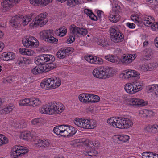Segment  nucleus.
Segmentation results:
<instances>
[{"instance_id": "nucleus-44", "label": "nucleus", "mask_w": 158, "mask_h": 158, "mask_svg": "<svg viewBox=\"0 0 158 158\" xmlns=\"http://www.w3.org/2000/svg\"><path fill=\"white\" fill-rule=\"evenodd\" d=\"M43 67L41 65H38L33 68L32 70V73L34 74H38L43 72Z\"/></svg>"}, {"instance_id": "nucleus-49", "label": "nucleus", "mask_w": 158, "mask_h": 158, "mask_svg": "<svg viewBox=\"0 0 158 158\" xmlns=\"http://www.w3.org/2000/svg\"><path fill=\"white\" fill-rule=\"evenodd\" d=\"M105 59L113 63H118L117 58L112 55H108L105 57Z\"/></svg>"}, {"instance_id": "nucleus-21", "label": "nucleus", "mask_w": 158, "mask_h": 158, "mask_svg": "<svg viewBox=\"0 0 158 158\" xmlns=\"http://www.w3.org/2000/svg\"><path fill=\"white\" fill-rule=\"evenodd\" d=\"M34 143L37 147H47L49 146L50 142L48 139H44L43 140L38 139L35 140Z\"/></svg>"}, {"instance_id": "nucleus-46", "label": "nucleus", "mask_w": 158, "mask_h": 158, "mask_svg": "<svg viewBox=\"0 0 158 158\" xmlns=\"http://www.w3.org/2000/svg\"><path fill=\"white\" fill-rule=\"evenodd\" d=\"M100 100V98L98 96L90 94L89 103L98 102Z\"/></svg>"}, {"instance_id": "nucleus-39", "label": "nucleus", "mask_w": 158, "mask_h": 158, "mask_svg": "<svg viewBox=\"0 0 158 158\" xmlns=\"http://www.w3.org/2000/svg\"><path fill=\"white\" fill-rule=\"evenodd\" d=\"M30 106H36L41 104V101L38 98H30Z\"/></svg>"}, {"instance_id": "nucleus-4", "label": "nucleus", "mask_w": 158, "mask_h": 158, "mask_svg": "<svg viewBox=\"0 0 158 158\" xmlns=\"http://www.w3.org/2000/svg\"><path fill=\"white\" fill-rule=\"evenodd\" d=\"M61 80L60 78L52 77L42 81L40 85L43 89H49L58 87L61 85Z\"/></svg>"}, {"instance_id": "nucleus-35", "label": "nucleus", "mask_w": 158, "mask_h": 158, "mask_svg": "<svg viewBox=\"0 0 158 158\" xmlns=\"http://www.w3.org/2000/svg\"><path fill=\"white\" fill-rule=\"evenodd\" d=\"M33 14H31L24 16L22 20L23 25L25 26L27 25L33 19Z\"/></svg>"}, {"instance_id": "nucleus-56", "label": "nucleus", "mask_w": 158, "mask_h": 158, "mask_svg": "<svg viewBox=\"0 0 158 158\" xmlns=\"http://www.w3.org/2000/svg\"><path fill=\"white\" fill-rule=\"evenodd\" d=\"M31 136L30 133L26 132H23L21 134V138L24 140H29Z\"/></svg>"}, {"instance_id": "nucleus-45", "label": "nucleus", "mask_w": 158, "mask_h": 158, "mask_svg": "<svg viewBox=\"0 0 158 158\" xmlns=\"http://www.w3.org/2000/svg\"><path fill=\"white\" fill-rule=\"evenodd\" d=\"M80 0H66L67 5L71 7H74L77 5L79 3Z\"/></svg>"}, {"instance_id": "nucleus-28", "label": "nucleus", "mask_w": 158, "mask_h": 158, "mask_svg": "<svg viewBox=\"0 0 158 158\" xmlns=\"http://www.w3.org/2000/svg\"><path fill=\"white\" fill-rule=\"evenodd\" d=\"M51 33H52V31L50 30L43 31L40 33V38L46 41Z\"/></svg>"}, {"instance_id": "nucleus-58", "label": "nucleus", "mask_w": 158, "mask_h": 158, "mask_svg": "<svg viewBox=\"0 0 158 158\" xmlns=\"http://www.w3.org/2000/svg\"><path fill=\"white\" fill-rule=\"evenodd\" d=\"M31 123L32 124L34 125H37L39 126L40 124L41 121L40 120L39 118H35L31 121Z\"/></svg>"}, {"instance_id": "nucleus-3", "label": "nucleus", "mask_w": 158, "mask_h": 158, "mask_svg": "<svg viewBox=\"0 0 158 158\" xmlns=\"http://www.w3.org/2000/svg\"><path fill=\"white\" fill-rule=\"evenodd\" d=\"M70 30L71 35L68 40V41L69 43L73 42L75 38L80 37L82 35H86L87 33L86 29L77 27L74 24L70 25Z\"/></svg>"}, {"instance_id": "nucleus-61", "label": "nucleus", "mask_w": 158, "mask_h": 158, "mask_svg": "<svg viewBox=\"0 0 158 158\" xmlns=\"http://www.w3.org/2000/svg\"><path fill=\"white\" fill-rule=\"evenodd\" d=\"M151 4L152 7L156 9H158V0H154Z\"/></svg>"}, {"instance_id": "nucleus-57", "label": "nucleus", "mask_w": 158, "mask_h": 158, "mask_svg": "<svg viewBox=\"0 0 158 158\" xmlns=\"http://www.w3.org/2000/svg\"><path fill=\"white\" fill-rule=\"evenodd\" d=\"M14 108V105H9L6 106L3 109V111L6 114H8L11 112Z\"/></svg>"}, {"instance_id": "nucleus-22", "label": "nucleus", "mask_w": 158, "mask_h": 158, "mask_svg": "<svg viewBox=\"0 0 158 158\" xmlns=\"http://www.w3.org/2000/svg\"><path fill=\"white\" fill-rule=\"evenodd\" d=\"M108 17L110 21L114 23L118 22L120 19V16L118 12L110 11Z\"/></svg>"}, {"instance_id": "nucleus-47", "label": "nucleus", "mask_w": 158, "mask_h": 158, "mask_svg": "<svg viewBox=\"0 0 158 158\" xmlns=\"http://www.w3.org/2000/svg\"><path fill=\"white\" fill-rule=\"evenodd\" d=\"M17 149L21 153V156H23L28 151V149L26 147L17 146Z\"/></svg>"}, {"instance_id": "nucleus-15", "label": "nucleus", "mask_w": 158, "mask_h": 158, "mask_svg": "<svg viewBox=\"0 0 158 158\" xmlns=\"http://www.w3.org/2000/svg\"><path fill=\"white\" fill-rule=\"evenodd\" d=\"M85 60L88 62L95 64H101L102 63V59L94 56L87 55L85 56Z\"/></svg>"}, {"instance_id": "nucleus-27", "label": "nucleus", "mask_w": 158, "mask_h": 158, "mask_svg": "<svg viewBox=\"0 0 158 158\" xmlns=\"http://www.w3.org/2000/svg\"><path fill=\"white\" fill-rule=\"evenodd\" d=\"M145 130L149 132L154 134L158 133V125L156 124L149 125L146 126Z\"/></svg>"}, {"instance_id": "nucleus-20", "label": "nucleus", "mask_w": 158, "mask_h": 158, "mask_svg": "<svg viewBox=\"0 0 158 158\" xmlns=\"http://www.w3.org/2000/svg\"><path fill=\"white\" fill-rule=\"evenodd\" d=\"M15 58V53L11 52H3L2 55L1 59L5 61H8Z\"/></svg>"}, {"instance_id": "nucleus-43", "label": "nucleus", "mask_w": 158, "mask_h": 158, "mask_svg": "<svg viewBox=\"0 0 158 158\" xmlns=\"http://www.w3.org/2000/svg\"><path fill=\"white\" fill-rule=\"evenodd\" d=\"M11 155L14 158H17L19 156H21L20 152L17 149V146L14 147L12 149Z\"/></svg>"}, {"instance_id": "nucleus-40", "label": "nucleus", "mask_w": 158, "mask_h": 158, "mask_svg": "<svg viewBox=\"0 0 158 158\" xmlns=\"http://www.w3.org/2000/svg\"><path fill=\"white\" fill-rule=\"evenodd\" d=\"M42 66L43 67V72H47L53 69L55 67L54 64L52 63H48Z\"/></svg>"}, {"instance_id": "nucleus-38", "label": "nucleus", "mask_w": 158, "mask_h": 158, "mask_svg": "<svg viewBox=\"0 0 158 158\" xmlns=\"http://www.w3.org/2000/svg\"><path fill=\"white\" fill-rule=\"evenodd\" d=\"M84 12L87 16H88L91 20L94 21H96L97 20V17L92 12L91 10L85 9L84 10Z\"/></svg>"}, {"instance_id": "nucleus-10", "label": "nucleus", "mask_w": 158, "mask_h": 158, "mask_svg": "<svg viewBox=\"0 0 158 158\" xmlns=\"http://www.w3.org/2000/svg\"><path fill=\"white\" fill-rule=\"evenodd\" d=\"M131 20L135 23H143L144 24L147 25L151 23L150 20H152L151 17H148V16L145 15L143 17L141 18V15L140 14H133L131 16Z\"/></svg>"}, {"instance_id": "nucleus-59", "label": "nucleus", "mask_w": 158, "mask_h": 158, "mask_svg": "<svg viewBox=\"0 0 158 158\" xmlns=\"http://www.w3.org/2000/svg\"><path fill=\"white\" fill-rule=\"evenodd\" d=\"M148 69H149V70L151 71L155 69L156 67V64L154 63H151L148 64Z\"/></svg>"}, {"instance_id": "nucleus-29", "label": "nucleus", "mask_w": 158, "mask_h": 158, "mask_svg": "<svg viewBox=\"0 0 158 158\" xmlns=\"http://www.w3.org/2000/svg\"><path fill=\"white\" fill-rule=\"evenodd\" d=\"M64 125L58 126L55 127L53 129V131L56 134L64 137Z\"/></svg>"}, {"instance_id": "nucleus-23", "label": "nucleus", "mask_w": 158, "mask_h": 158, "mask_svg": "<svg viewBox=\"0 0 158 158\" xmlns=\"http://www.w3.org/2000/svg\"><path fill=\"white\" fill-rule=\"evenodd\" d=\"M130 104L131 105L141 106L145 105L144 101L138 98H131L129 99Z\"/></svg>"}, {"instance_id": "nucleus-24", "label": "nucleus", "mask_w": 158, "mask_h": 158, "mask_svg": "<svg viewBox=\"0 0 158 158\" xmlns=\"http://www.w3.org/2000/svg\"><path fill=\"white\" fill-rule=\"evenodd\" d=\"M104 78H109L113 76L115 73L114 69L112 67H108L104 68Z\"/></svg>"}, {"instance_id": "nucleus-64", "label": "nucleus", "mask_w": 158, "mask_h": 158, "mask_svg": "<svg viewBox=\"0 0 158 158\" xmlns=\"http://www.w3.org/2000/svg\"><path fill=\"white\" fill-rule=\"evenodd\" d=\"M20 128H24L26 127V123L24 120H22L20 121Z\"/></svg>"}, {"instance_id": "nucleus-41", "label": "nucleus", "mask_w": 158, "mask_h": 158, "mask_svg": "<svg viewBox=\"0 0 158 158\" xmlns=\"http://www.w3.org/2000/svg\"><path fill=\"white\" fill-rule=\"evenodd\" d=\"M84 154L86 156H97L98 154V152L95 150L86 149L83 152Z\"/></svg>"}, {"instance_id": "nucleus-51", "label": "nucleus", "mask_w": 158, "mask_h": 158, "mask_svg": "<svg viewBox=\"0 0 158 158\" xmlns=\"http://www.w3.org/2000/svg\"><path fill=\"white\" fill-rule=\"evenodd\" d=\"M27 61L28 60L26 58L21 57L19 58L17 63L19 66H24Z\"/></svg>"}, {"instance_id": "nucleus-12", "label": "nucleus", "mask_w": 158, "mask_h": 158, "mask_svg": "<svg viewBox=\"0 0 158 158\" xmlns=\"http://www.w3.org/2000/svg\"><path fill=\"white\" fill-rule=\"evenodd\" d=\"M136 57V54H124L118 61V63L122 64L125 65H128L131 63Z\"/></svg>"}, {"instance_id": "nucleus-54", "label": "nucleus", "mask_w": 158, "mask_h": 158, "mask_svg": "<svg viewBox=\"0 0 158 158\" xmlns=\"http://www.w3.org/2000/svg\"><path fill=\"white\" fill-rule=\"evenodd\" d=\"M52 33H51L46 41L50 43L56 44L58 42V40L52 35Z\"/></svg>"}, {"instance_id": "nucleus-42", "label": "nucleus", "mask_w": 158, "mask_h": 158, "mask_svg": "<svg viewBox=\"0 0 158 158\" xmlns=\"http://www.w3.org/2000/svg\"><path fill=\"white\" fill-rule=\"evenodd\" d=\"M111 4L112 6V11H111L118 12L120 11V7L118 1L114 0L112 2Z\"/></svg>"}, {"instance_id": "nucleus-52", "label": "nucleus", "mask_w": 158, "mask_h": 158, "mask_svg": "<svg viewBox=\"0 0 158 158\" xmlns=\"http://www.w3.org/2000/svg\"><path fill=\"white\" fill-rule=\"evenodd\" d=\"M8 142L7 138L4 135L0 134V146L7 143Z\"/></svg>"}, {"instance_id": "nucleus-11", "label": "nucleus", "mask_w": 158, "mask_h": 158, "mask_svg": "<svg viewBox=\"0 0 158 158\" xmlns=\"http://www.w3.org/2000/svg\"><path fill=\"white\" fill-rule=\"evenodd\" d=\"M22 43L24 46L29 48L37 47L39 42L35 38L31 36H26L22 40Z\"/></svg>"}, {"instance_id": "nucleus-50", "label": "nucleus", "mask_w": 158, "mask_h": 158, "mask_svg": "<svg viewBox=\"0 0 158 158\" xmlns=\"http://www.w3.org/2000/svg\"><path fill=\"white\" fill-rule=\"evenodd\" d=\"M30 98H27L19 100V103L20 106H30Z\"/></svg>"}, {"instance_id": "nucleus-18", "label": "nucleus", "mask_w": 158, "mask_h": 158, "mask_svg": "<svg viewBox=\"0 0 158 158\" xmlns=\"http://www.w3.org/2000/svg\"><path fill=\"white\" fill-rule=\"evenodd\" d=\"M71 51L69 48H62L57 52V57L60 59H63L68 56Z\"/></svg>"}, {"instance_id": "nucleus-48", "label": "nucleus", "mask_w": 158, "mask_h": 158, "mask_svg": "<svg viewBox=\"0 0 158 158\" xmlns=\"http://www.w3.org/2000/svg\"><path fill=\"white\" fill-rule=\"evenodd\" d=\"M116 139L120 141L121 143L125 142L128 140L129 139V137L127 135H118Z\"/></svg>"}, {"instance_id": "nucleus-31", "label": "nucleus", "mask_w": 158, "mask_h": 158, "mask_svg": "<svg viewBox=\"0 0 158 158\" xmlns=\"http://www.w3.org/2000/svg\"><path fill=\"white\" fill-rule=\"evenodd\" d=\"M139 113L140 115H142L144 117L151 116L154 115L153 112L152 110L148 109L141 110L139 111Z\"/></svg>"}, {"instance_id": "nucleus-30", "label": "nucleus", "mask_w": 158, "mask_h": 158, "mask_svg": "<svg viewBox=\"0 0 158 158\" xmlns=\"http://www.w3.org/2000/svg\"><path fill=\"white\" fill-rule=\"evenodd\" d=\"M19 52L23 55L28 56H32L35 53L31 49L23 48H20L19 49Z\"/></svg>"}, {"instance_id": "nucleus-53", "label": "nucleus", "mask_w": 158, "mask_h": 158, "mask_svg": "<svg viewBox=\"0 0 158 158\" xmlns=\"http://www.w3.org/2000/svg\"><path fill=\"white\" fill-rule=\"evenodd\" d=\"M52 33H51L46 41L50 43L56 44L58 42V40L52 35Z\"/></svg>"}, {"instance_id": "nucleus-14", "label": "nucleus", "mask_w": 158, "mask_h": 158, "mask_svg": "<svg viewBox=\"0 0 158 158\" xmlns=\"http://www.w3.org/2000/svg\"><path fill=\"white\" fill-rule=\"evenodd\" d=\"M19 0H2L1 5L4 10L8 11L14 5L18 3Z\"/></svg>"}, {"instance_id": "nucleus-26", "label": "nucleus", "mask_w": 158, "mask_h": 158, "mask_svg": "<svg viewBox=\"0 0 158 158\" xmlns=\"http://www.w3.org/2000/svg\"><path fill=\"white\" fill-rule=\"evenodd\" d=\"M90 94L83 93L79 95V99L80 102L83 103H89Z\"/></svg>"}, {"instance_id": "nucleus-19", "label": "nucleus", "mask_w": 158, "mask_h": 158, "mask_svg": "<svg viewBox=\"0 0 158 158\" xmlns=\"http://www.w3.org/2000/svg\"><path fill=\"white\" fill-rule=\"evenodd\" d=\"M52 0H30V3L35 6H44L47 5Z\"/></svg>"}, {"instance_id": "nucleus-1", "label": "nucleus", "mask_w": 158, "mask_h": 158, "mask_svg": "<svg viewBox=\"0 0 158 158\" xmlns=\"http://www.w3.org/2000/svg\"><path fill=\"white\" fill-rule=\"evenodd\" d=\"M64 110V106L63 104L58 102H54L43 106L39 110L42 114L56 115L61 113Z\"/></svg>"}, {"instance_id": "nucleus-8", "label": "nucleus", "mask_w": 158, "mask_h": 158, "mask_svg": "<svg viewBox=\"0 0 158 158\" xmlns=\"http://www.w3.org/2000/svg\"><path fill=\"white\" fill-rule=\"evenodd\" d=\"M111 40L115 43L121 42L124 39V35L117 27L113 26L110 30Z\"/></svg>"}, {"instance_id": "nucleus-34", "label": "nucleus", "mask_w": 158, "mask_h": 158, "mask_svg": "<svg viewBox=\"0 0 158 158\" xmlns=\"http://www.w3.org/2000/svg\"><path fill=\"white\" fill-rule=\"evenodd\" d=\"M148 17H151L152 19V20H150L151 23L149 24H148V25L146 24L144 25L149 27H150L151 29L153 31H158V22L152 23L153 21H154V18L151 16H148Z\"/></svg>"}, {"instance_id": "nucleus-9", "label": "nucleus", "mask_w": 158, "mask_h": 158, "mask_svg": "<svg viewBox=\"0 0 158 158\" xmlns=\"http://www.w3.org/2000/svg\"><path fill=\"white\" fill-rule=\"evenodd\" d=\"M55 60L54 56L48 54H43L36 57L35 62L38 64L44 65L48 63H52Z\"/></svg>"}, {"instance_id": "nucleus-63", "label": "nucleus", "mask_w": 158, "mask_h": 158, "mask_svg": "<svg viewBox=\"0 0 158 158\" xmlns=\"http://www.w3.org/2000/svg\"><path fill=\"white\" fill-rule=\"evenodd\" d=\"M97 13L98 16L97 17V19L98 18L99 19H100L102 15H103V12L100 10H98L97 11Z\"/></svg>"}, {"instance_id": "nucleus-17", "label": "nucleus", "mask_w": 158, "mask_h": 158, "mask_svg": "<svg viewBox=\"0 0 158 158\" xmlns=\"http://www.w3.org/2000/svg\"><path fill=\"white\" fill-rule=\"evenodd\" d=\"M104 68L102 67H98L95 68L93 71V76L96 78H104Z\"/></svg>"}, {"instance_id": "nucleus-6", "label": "nucleus", "mask_w": 158, "mask_h": 158, "mask_svg": "<svg viewBox=\"0 0 158 158\" xmlns=\"http://www.w3.org/2000/svg\"><path fill=\"white\" fill-rule=\"evenodd\" d=\"M142 81H137L132 83H128L124 86V89L128 93L133 94L141 90L143 88Z\"/></svg>"}, {"instance_id": "nucleus-7", "label": "nucleus", "mask_w": 158, "mask_h": 158, "mask_svg": "<svg viewBox=\"0 0 158 158\" xmlns=\"http://www.w3.org/2000/svg\"><path fill=\"white\" fill-rule=\"evenodd\" d=\"M47 14L43 13L34 18L30 25L33 27H41L44 26L48 22Z\"/></svg>"}, {"instance_id": "nucleus-25", "label": "nucleus", "mask_w": 158, "mask_h": 158, "mask_svg": "<svg viewBox=\"0 0 158 158\" xmlns=\"http://www.w3.org/2000/svg\"><path fill=\"white\" fill-rule=\"evenodd\" d=\"M146 89L148 93H153L158 97V85H151L148 86Z\"/></svg>"}, {"instance_id": "nucleus-33", "label": "nucleus", "mask_w": 158, "mask_h": 158, "mask_svg": "<svg viewBox=\"0 0 158 158\" xmlns=\"http://www.w3.org/2000/svg\"><path fill=\"white\" fill-rule=\"evenodd\" d=\"M11 25L13 27L16 28L20 23V18L17 15L13 17L10 20Z\"/></svg>"}, {"instance_id": "nucleus-2", "label": "nucleus", "mask_w": 158, "mask_h": 158, "mask_svg": "<svg viewBox=\"0 0 158 158\" xmlns=\"http://www.w3.org/2000/svg\"><path fill=\"white\" fill-rule=\"evenodd\" d=\"M107 123L114 127L118 128H127L133 125V122L130 119L121 117H112L108 119Z\"/></svg>"}, {"instance_id": "nucleus-60", "label": "nucleus", "mask_w": 158, "mask_h": 158, "mask_svg": "<svg viewBox=\"0 0 158 158\" xmlns=\"http://www.w3.org/2000/svg\"><path fill=\"white\" fill-rule=\"evenodd\" d=\"M148 67L149 66H148V64H143L141 67V69L143 71H148L149 70Z\"/></svg>"}, {"instance_id": "nucleus-13", "label": "nucleus", "mask_w": 158, "mask_h": 158, "mask_svg": "<svg viewBox=\"0 0 158 158\" xmlns=\"http://www.w3.org/2000/svg\"><path fill=\"white\" fill-rule=\"evenodd\" d=\"M140 74L135 70H127L124 71L120 74V77L123 79H127L132 77H136L137 79L140 78Z\"/></svg>"}, {"instance_id": "nucleus-37", "label": "nucleus", "mask_w": 158, "mask_h": 158, "mask_svg": "<svg viewBox=\"0 0 158 158\" xmlns=\"http://www.w3.org/2000/svg\"><path fill=\"white\" fill-rule=\"evenodd\" d=\"M152 54V52L150 50L145 49L143 52V54L144 55L143 59L146 60H150L151 58V56Z\"/></svg>"}, {"instance_id": "nucleus-5", "label": "nucleus", "mask_w": 158, "mask_h": 158, "mask_svg": "<svg viewBox=\"0 0 158 158\" xmlns=\"http://www.w3.org/2000/svg\"><path fill=\"white\" fill-rule=\"evenodd\" d=\"M74 124L77 126L86 129H92L96 127L95 121L92 119L78 118L74 121Z\"/></svg>"}, {"instance_id": "nucleus-36", "label": "nucleus", "mask_w": 158, "mask_h": 158, "mask_svg": "<svg viewBox=\"0 0 158 158\" xmlns=\"http://www.w3.org/2000/svg\"><path fill=\"white\" fill-rule=\"evenodd\" d=\"M97 43L98 45L103 47H106L109 45L107 40L102 36L98 39Z\"/></svg>"}, {"instance_id": "nucleus-55", "label": "nucleus", "mask_w": 158, "mask_h": 158, "mask_svg": "<svg viewBox=\"0 0 158 158\" xmlns=\"http://www.w3.org/2000/svg\"><path fill=\"white\" fill-rule=\"evenodd\" d=\"M155 153L152 152H143L142 154V158H154Z\"/></svg>"}, {"instance_id": "nucleus-16", "label": "nucleus", "mask_w": 158, "mask_h": 158, "mask_svg": "<svg viewBox=\"0 0 158 158\" xmlns=\"http://www.w3.org/2000/svg\"><path fill=\"white\" fill-rule=\"evenodd\" d=\"M64 137L72 136L76 132L75 128L71 126L64 125Z\"/></svg>"}, {"instance_id": "nucleus-62", "label": "nucleus", "mask_w": 158, "mask_h": 158, "mask_svg": "<svg viewBox=\"0 0 158 158\" xmlns=\"http://www.w3.org/2000/svg\"><path fill=\"white\" fill-rule=\"evenodd\" d=\"M14 124H13V126L15 128L19 127L20 128V121H17L16 120H14L13 121Z\"/></svg>"}, {"instance_id": "nucleus-32", "label": "nucleus", "mask_w": 158, "mask_h": 158, "mask_svg": "<svg viewBox=\"0 0 158 158\" xmlns=\"http://www.w3.org/2000/svg\"><path fill=\"white\" fill-rule=\"evenodd\" d=\"M67 32V29L64 26L59 28L55 31L56 34L58 36L63 37L65 35Z\"/></svg>"}]
</instances>
